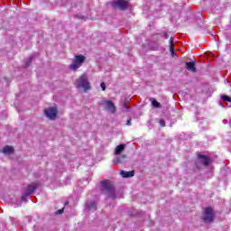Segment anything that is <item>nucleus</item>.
Here are the masks:
<instances>
[{"instance_id":"1","label":"nucleus","mask_w":231,"mask_h":231,"mask_svg":"<svg viewBox=\"0 0 231 231\" xmlns=\"http://www.w3.org/2000/svg\"><path fill=\"white\" fill-rule=\"evenodd\" d=\"M101 192L108 195V198L115 199V185H113L109 180L101 181Z\"/></svg>"},{"instance_id":"2","label":"nucleus","mask_w":231,"mask_h":231,"mask_svg":"<svg viewBox=\"0 0 231 231\" xmlns=\"http://www.w3.org/2000/svg\"><path fill=\"white\" fill-rule=\"evenodd\" d=\"M86 62V56L82 54H79L74 56V60H72V63L69 65V69L72 71H77L80 66H82L83 63Z\"/></svg>"},{"instance_id":"3","label":"nucleus","mask_w":231,"mask_h":231,"mask_svg":"<svg viewBox=\"0 0 231 231\" xmlns=\"http://www.w3.org/2000/svg\"><path fill=\"white\" fill-rule=\"evenodd\" d=\"M78 88H82L84 93H87L91 89V85L89 84V81H88V76L86 74L81 75L78 79Z\"/></svg>"},{"instance_id":"4","label":"nucleus","mask_w":231,"mask_h":231,"mask_svg":"<svg viewBox=\"0 0 231 231\" xmlns=\"http://www.w3.org/2000/svg\"><path fill=\"white\" fill-rule=\"evenodd\" d=\"M210 162H212L210 157L205 154H198L195 165L197 169H199V165H202V167H208V165H210Z\"/></svg>"},{"instance_id":"5","label":"nucleus","mask_w":231,"mask_h":231,"mask_svg":"<svg viewBox=\"0 0 231 231\" xmlns=\"http://www.w3.org/2000/svg\"><path fill=\"white\" fill-rule=\"evenodd\" d=\"M44 115L49 118V120H55L57 118V115H59V108L56 105L50 106L44 110Z\"/></svg>"},{"instance_id":"6","label":"nucleus","mask_w":231,"mask_h":231,"mask_svg":"<svg viewBox=\"0 0 231 231\" xmlns=\"http://www.w3.org/2000/svg\"><path fill=\"white\" fill-rule=\"evenodd\" d=\"M202 221L204 223H212L214 221V210L212 209V208H205Z\"/></svg>"},{"instance_id":"7","label":"nucleus","mask_w":231,"mask_h":231,"mask_svg":"<svg viewBox=\"0 0 231 231\" xmlns=\"http://www.w3.org/2000/svg\"><path fill=\"white\" fill-rule=\"evenodd\" d=\"M100 106L105 107L107 111H110V113L115 114L116 113V107L115 106V103L111 100H101L99 102Z\"/></svg>"},{"instance_id":"8","label":"nucleus","mask_w":231,"mask_h":231,"mask_svg":"<svg viewBox=\"0 0 231 231\" xmlns=\"http://www.w3.org/2000/svg\"><path fill=\"white\" fill-rule=\"evenodd\" d=\"M112 6L114 8H119V10H127V6H129V2L126 0H116L112 3Z\"/></svg>"},{"instance_id":"9","label":"nucleus","mask_w":231,"mask_h":231,"mask_svg":"<svg viewBox=\"0 0 231 231\" xmlns=\"http://www.w3.org/2000/svg\"><path fill=\"white\" fill-rule=\"evenodd\" d=\"M39 188V184L37 182H32L27 187V191L25 193V196H31V194H33Z\"/></svg>"},{"instance_id":"10","label":"nucleus","mask_w":231,"mask_h":231,"mask_svg":"<svg viewBox=\"0 0 231 231\" xmlns=\"http://www.w3.org/2000/svg\"><path fill=\"white\" fill-rule=\"evenodd\" d=\"M185 68L191 73H196V61L186 62Z\"/></svg>"},{"instance_id":"11","label":"nucleus","mask_w":231,"mask_h":231,"mask_svg":"<svg viewBox=\"0 0 231 231\" xmlns=\"http://www.w3.org/2000/svg\"><path fill=\"white\" fill-rule=\"evenodd\" d=\"M120 175L122 176V178H133V176H134V171H121Z\"/></svg>"},{"instance_id":"12","label":"nucleus","mask_w":231,"mask_h":231,"mask_svg":"<svg viewBox=\"0 0 231 231\" xmlns=\"http://www.w3.org/2000/svg\"><path fill=\"white\" fill-rule=\"evenodd\" d=\"M2 152H4V154H12L14 152V147L6 145L4 147Z\"/></svg>"},{"instance_id":"13","label":"nucleus","mask_w":231,"mask_h":231,"mask_svg":"<svg viewBox=\"0 0 231 231\" xmlns=\"http://www.w3.org/2000/svg\"><path fill=\"white\" fill-rule=\"evenodd\" d=\"M125 149V144H119L116 147L115 154L118 155L120 154Z\"/></svg>"},{"instance_id":"14","label":"nucleus","mask_w":231,"mask_h":231,"mask_svg":"<svg viewBox=\"0 0 231 231\" xmlns=\"http://www.w3.org/2000/svg\"><path fill=\"white\" fill-rule=\"evenodd\" d=\"M126 158H127V156L121 155V156L116 158V163H122V162H124V160H125Z\"/></svg>"},{"instance_id":"15","label":"nucleus","mask_w":231,"mask_h":231,"mask_svg":"<svg viewBox=\"0 0 231 231\" xmlns=\"http://www.w3.org/2000/svg\"><path fill=\"white\" fill-rule=\"evenodd\" d=\"M151 101H152V106H153V107H160V103L154 97H152Z\"/></svg>"},{"instance_id":"16","label":"nucleus","mask_w":231,"mask_h":231,"mask_svg":"<svg viewBox=\"0 0 231 231\" xmlns=\"http://www.w3.org/2000/svg\"><path fill=\"white\" fill-rule=\"evenodd\" d=\"M88 208H89L90 210H93V208L95 210H97V203L95 202H90L88 205Z\"/></svg>"},{"instance_id":"17","label":"nucleus","mask_w":231,"mask_h":231,"mask_svg":"<svg viewBox=\"0 0 231 231\" xmlns=\"http://www.w3.org/2000/svg\"><path fill=\"white\" fill-rule=\"evenodd\" d=\"M221 100H224V102H231V97L226 95L221 96Z\"/></svg>"},{"instance_id":"18","label":"nucleus","mask_w":231,"mask_h":231,"mask_svg":"<svg viewBox=\"0 0 231 231\" xmlns=\"http://www.w3.org/2000/svg\"><path fill=\"white\" fill-rule=\"evenodd\" d=\"M174 48V38L173 37H171L170 38V50H173Z\"/></svg>"},{"instance_id":"19","label":"nucleus","mask_w":231,"mask_h":231,"mask_svg":"<svg viewBox=\"0 0 231 231\" xmlns=\"http://www.w3.org/2000/svg\"><path fill=\"white\" fill-rule=\"evenodd\" d=\"M100 86H101L102 91H106V84L102 82Z\"/></svg>"},{"instance_id":"20","label":"nucleus","mask_w":231,"mask_h":231,"mask_svg":"<svg viewBox=\"0 0 231 231\" xmlns=\"http://www.w3.org/2000/svg\"><path fill=\"white\" fill-rule=\"evenodd\" d=\"M159 124L162 127H165V121L163 119L160 120Z\"/></svg>"},{"instance_id":"21","label":"nucleus","mask_w":231,"mask_h":231,"mask_svg":"<svg viewBox=\"0 0 231 231\" xmlns=\"http://www.w3.org/2000/svg\"><path fill=\"white\" fill-rule=\"evenodd\" d=\"M64 212V208L59 209L56 211V214L60 215Z\"/></svg>"},{"instance_id":"22","label":"nucleus","mask_w":231,"mask_h":231,"mask_svg":"<svg viewBox=\"0 0 231 231\" xmlns=\"http://www.w3.org/2000/svg\"><path fill=\"white\" fill-rule=\"evenodd\" d=\"M170 51H171V53L172 57H174V55H176V52L174 51V47H173V49H172V50H171V49H170Z\"/></svg>"},{"instance_id":"23","label":"nucleus","mask_w":231,"mask_h":231,"mask_svg":"<svg viewBox=\"0 0 231 231\" xmlns=\"http://www.w3.org/2000/svg\"><path fill=\"white\" fill-rule=\"evenodd\" d=\"M26 198H28V196H26V194L22 196V201H27Z\"/></svg>"},{"instance_id":"24","label":"nucleus","mask_w":231,"mask_h":231,"mask_svg":"<svg viewBox=\"0 0 231 231\" xmlns=\"http://www.w3.org/2000/svg\"><path fill=\"white\" fill-rule=\"evenodd\" d=\"M126 125H131V119H128V120L126 121Z\"/></svg>"},{"instance_id":"25","label":"nucleus","mask_w":231,"mask_h":231,"mask_svg":"<svg viewBox=\"0 0 231 231\" xmlns=\"http://www.w3.org/2000/svg\"><path fill=\"white\" fill-rule=\"evenodd\" d=\"M164 39H169V34L165 33L164 34Z\"/></svg>"}]
</instances>
